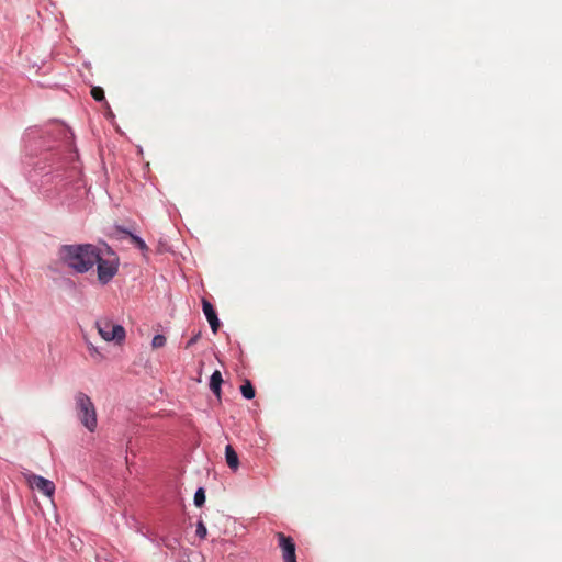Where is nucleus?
<instances>
[{"label":"nucleus","mask_w":562,"mask_h":562,"mask_svg":"<svg viewBox=\"0 0 562 562\" xmlns=\"http://www.w3.org/2000/svg\"><path fill=\"white\" fill-rule=\"evenodd\" d=\"M67 146L65 150L49 151L36 164L34 172L40 176V190L46 198H72L85 188L82 167L76 149L70 148L72 133L63 130Z\"/></svg>","instance_id":"f257e3e1"},{"label":"nucleus","mask_w":562,"mask_h":562,"mask_svg":"<svg viewBox=\"0 0 562 562\" xmlns=\"http://www.w3.org/2000/svg\"><path fill=\"white\" fill-rule=\"evenodd\" d=\"M60 263L71 271L83 274L90 271L100 259V248L90 243L65 244L57 251Z\"/></svg>","instance_id":"f03ea898"},{"label":"nucleus","mask_w":562,"mask_h":562,"mask_svg":"<svg viewBox=\"0 0 562 562\" xmlns=\"http://www.w3.org/2000/svg\"><path fill=\"white\" fill-rule=\"evenodd\" d=\"M76 412L80 423L93 432L98 426L97 411L91 398L83 392L75 395Z\"/></svg>","instance_id":"7ed1b4c3"},{"label":"nucleus","mask_w":562,"mask_h":562,"mask_svg":"<svg viewBox=\"0 0 562 562\" xmlns=\"http://www.w3.org/2000/svg\"><path fill=\"white\" fill-rule=\"evenodd\" d=\"M95 327L105 341H114L116 345H122L125 340V328L120 324H113L109 318L98 319Z\"/></svg>","instance_id":"20e7f679"},{"label":"nucleus","mask_w":562,"mask_h":562,"mask_svg":"<svg viewBox=\"0 0 562 562\" xmlns=\"http://www.w3.org/2000/svg\"><path fill=\"white\" fill-rule=\"evenodd\" d=\"M97 272H98V281L100 284H108L117 273L119 271V259L114 258L112 260L104 259L102 257V252L100 251V259L95 262Z\"/></svg>","instance_id":"39448f33"},{"label":"nucleus","mask_w":562,"mask_h":562,"mask_svg":"<svg viewBox=\"0 0 562 562\" xmlns=\"http://www.w3.org/2000/svg\"><path fill=\"white\" fill-rule=\"evenodd\" d=\"M277 538L279 547L282 551V559L284 562H297L296 560V546L294 539L291 536H286L283 532H278Z\"/></svg>","instance_id":"423d86ee"},{"label":"nucleus","mask_w":562,"mask_h":562,"mask_svg":"<svg viewBox=\"0 0 562 562\" xmlns=\"http://www.w3.org/2000/svg\"><path fill=\"white\" fill-rule=\"evenodd\" d=\"M27 483L32 488H36L47 497H52L55 493V484L53 481L37 474H30Z\"/></svg>","instance_id":"0eeeda50"},{"label":"nucleus","mask_w":562,"mask_h":562,"mask_svg":"<svg viewBox=\"0 0 562 562\" xmlns=\"http://www.w3.org/2000/svg\"><path fill=\"white\" fill-rule=\"evenodd\" d=\"M153 542H155L157 546H164L171 552H176L178 548L180 547V540L177 537H172L169 535L159 536L155 539H150Z\"/></svg>","instance_id":"6e6552de"},{"label":"nucleus","mask_w":562,"mask_h":562,"mask_svg":"<svg viewBox=\"0 0 562 562\" xmlns=\"http://www.w3.org/2000/svg\"><path fill=\"white\" fill-rule=\"evenodd\" d=\"M222 383H223V378H222V374L218 370H215L212 375L210 376V390L212 391V393L220 400L221 398V392H222Z\"/></svg>","instance_id":"1a4fd4ad"},{"label":"nucleus","mask_w":562,"mask_h":562,"mask_svg":"<svg viewBox=\"0 0 562 562\" xmlns=\"http://www.w3.org/2000/svg\"><path fill=\"white\" fill-rule=\"evenodd\" d=\"M225 460L231 470L236 471L239 468L238 454L231 445L225 447Z\"/></svg>","instance_id":"9d476101"},{"label":"nucleus","mask_w":562,"mask_h":562,"mask_svg":"<svg viewBox=\"0 0 562 562\" xmlns=\"http://www.w3.org/2000/svg\"><path fill=\"white\" fill-rule=\"evenodd\" d=\"M202 310L207 322L216 319L218 317L214 305L206 299H202Z\"/></svg>","instance_id":"9b49d317"},{"label":"nucleus","mask_w":562,"mask_h":562,"mask_svg":"<svg viewBox=\"0 0 562 562\" xmlns=\"http://www.w3.org/2000/svg\"><path fill=\"white\" fill-rule=\"evenodd\" d=\"M240 393L243 397L246 400H252L255 397L256 391L249 380H245L244 383L240 385Z\"/></svg>","instance_id":"f8f14e48"},{"label":"nucleus","mask_w":562,"mask_h":562,"mask_svg":"<svg viewBox=\"0 0 562 562\" xmlns=\"http://www.w3.org/2000/svg\"><path fill=\"white\" fill-rule=\"evenodd\" d=\"M131 244H133L136 248H138L144 257H147L149 248H148L147 244L145 243V240L140 236H138V235L132 236Z\"/></svg>","instance_id":"ddd939ff"},{"label":"nucleus","mask_w":562,"mask_h":562,"mask_svg":"<svg viewBox=\"0 0 562 562\" xmlns=\"http://www.w3.org/2000/svg\"><path fill=\"white\" fill-rule=\"evenodd\" d=\"M91 97L98 102H104L106 108H109V104L105 100L104 90L101 87H92Z\"/></svg>","instance_id":"4468645a"},{"label":"nucleus","mask_w":562,"mask_h":562,"mask_svg":"<svg viewBox=\"0 0 562 562\" xmlns=\"http://www.w3.org/2000/svg\"><path fill=\"white\" fill-rule=\"evenodd\" d=\"M114 229H115V233L117 234L120 239L128 238L130 241H131L132 240V236L136 235L131 229H128L126 227H123L121 225L114 226Z\"/></svg>","instance_id":"2eb2a0df"},{"label":"nucleus","mask_w":562,"mask_h":562,"mask_svg":"<svg viewBox=\"0 0 562 562\" xmlns=\"http://www.w3.org/2000/svg\"><path fill=\"white\" fill-rule=\"evenodd\" d=\"M193 503L196 507H202L205 503V490L204 487H198L193 496Z\"/></svg>","instance_id":"dca6fc26"},{"label":"nucleus","mask_w":562,"mask_h":562,"mask_svg":"<svg viewBox=\"0 0 562 562\" xmlns=\"http://www.w3.org/2000/svg\"><path fill=\"white\" fill-rule=\"evenodd\" d=\"M87 348L89 351V355L97 361H102L104 359V356L99 351V349L93 346L90 341H87Z\"/></svg>","instance_id":"f3484780"},{"label":"nucleus","mask_w":562,"mask_h":562,"mask_svg":"<svg viewBox=\"0 0 562 562\" xmlns=\"http://www.w3.org/2000/svg\"><path fill=\"white\" fill-rule=\"evenodd\" d=\"M166 337L162 334H156L151 339L153 348H161L166 345Z\"/></svg>","instance_id":"a211bd4d"},{"label":"nucleus","mask_w":562,"mask_h":562,"mask_svg":"<svg viewBox=\"0 0 562 562\" xmlns=\"http://www.w3.org/2000/svg\"><path fill=\"white\" fill-rule=\"evenodd\" d=\"M195 533H196V536L200 539H205L206 538L207 529H206V527H205V525H204V522L202 520L198 521Z\"/></svg>","instance_id":"6ab92c4d"},{"label":"nucleus","mask_w":562,"mask_h":562,"mask_svg":"<svg viewBox=\"0 0 562 562\" xmlns=\"http://www.w3.org/2000/svg\"><path fill=\"white\" fill-rule=\"evenodd\" d=\"M202 336V333L201 330H198L186 344V348L189 349L191 348L193 345H195L198 342V340L201 338Z\"/></svg>","instance_id":"aec40b11"},{"label":"nucleus","mask_w":562,"mask_h":562,"mask_svg":"<svg viewBox=\"0 0 562 562\" xmlns=\"http://www.w3.org/2000/svg\"><path fill=\"white\" fill-rule=\"evenodd\" d=\"M209 324H210V327L212 329V333L216 334L218 331L220 326H221V322H220L218 317L216 319L210 321Z\"/></svg>","instance_id":"412c9836"},{"label":"nucleus","mask_w":562,"mask_h":562,"mask_svg":"<svg viewBox=\"0 0 562 562\" xmlns=\"http://www.w3.org/2000/svg\"><path fill=\"white\" fill-rule=\"evenodd\" d=\"M166 250H167L166 245L160 241L158 245V252H164Z\"/></svg>","instance_id":"4be33fe9"}]
</instances>
